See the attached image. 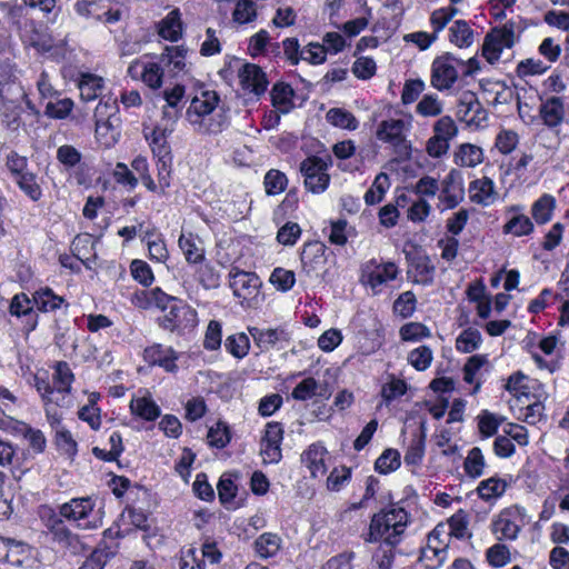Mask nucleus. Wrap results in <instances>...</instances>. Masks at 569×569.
<instances>
[{
	"instance_id": "603ef678",
	"label": "nucleus",
	"mask_w": 569,
	"mask_h": 569,
	"mask_svg": "<svg viewBox=\"0 0 569 569\" xmlns=\"http://www.w3.org/2000/svg\"><path fill=\"white\" fill-rule=\"evenodd\" d=\"M356 236L355 227L350 226L347 220L338 219L330 223L329 241L336 246H343L350 237Z\"/></svg>"
},
{
	"instance_id": "a211bd4d",
	"label": "nucleus",
	"mask_w": 569,
	"mask_h": 569,
	"mask_svg": "<svg viewBox=\"0 0 569 569\" xmlns=\"http://www.w3.org/2000/svg\"><path fill=\"white\" fill-rule=\"evenodd\" d=\"M283 428L279 422H268L261 439L260 455L264 463H278L281 460Z\"/></svg>"
},
{
	"instance_id": "4468645a",
	"label": "nucleus",
	"mask_w": 569,
	"mask_h": 569,
	"mask_svg": "<svg viewBox=\"0 0 569 569\" xmlns=\"http://www.w3.org/2000/svg\"><path fill=\"white\" fill-rule=\"evenodd\" d=\"M506 222L502 226V233L516 238L527 237L533 233L535 223L525 213V206L510 204L505 208Z\"/></svg>"
},
{
	"instance_id": "09e8293b",
	"label": "nucleus",
	"mask_w": 569,
	"mask_h": 569,
	"mask_svg": "<svg viewBox=\"0 0 569 569\" xmlns=\"http://www.w3.org/2000/svg\"><path fill=\"white\" fill-rule=\"evenodd\" d=\"M144 241L148 247L149 258L158 263H164L169 258V251L160 233H147Z\"/></svg>"
},
{
	"instance_id": "ddd939ff",
	"label": "nucleus",
	"mask_w": 569,
	"mask_h": 569,
	"mask_svg": "<svg viewBox=\"0 0 569 569\" xmlns=\"http://www.w3.org/2000/svg\"><path fill=\"white\" fill-rule=\"evenodd\" d=\"M197 325L198 313L196 309L181 300H173L163 318V327L170 331L183 332L194 329Z\"/></svg>"
},
{
	"instance_id": "774afa93",
	"label": "nucleus",
	"mask_w": 569,
	"mask_h": 569,
	"mask_svg": "<svg viewBox=\"0 0 569 569\" xmlns=\"http://www.w3.org/2000/svg\"><path fill=\"white\" fill-rule=\"evenodd\" d=\"M179 569H206V561L201 559L199 550L190 546L181 550Z\"/></svg>"
},
{
	"instance_id": "a18cd8bd",
	"label": "nucleus",
	"mask_w": 569,
	"mask_h": 569,
	"mask_svg": "<svg viewBox=\"0 0 569 569\" xmlns=\"http://www.w3.org/2000/svg\"><path fill=\"white\" fill-rule=\"evenodd\" d=\"M482 343L481 332L472 327L462 330L456 339V349L462 353H471Z\"/></svg>"
},
{
	"instance_id": "c85d7f7f",
	"label": "nucleus",
	"mask_w": 569,
	"mask_h": 569,
	"mask_svg": "<svg viewBox=\"0 0 569 569\" xmlns=\"http://www.w3.org/2000/svg\"><path fill=\"white\" fill-rule=\"evenodd\" d=\"M458 117L468 124H473L486 119V111L473 94H465L458 104Z\"/></svg>"
},
{
	"instance_id": "8fccbe9b",
	"label": "nucleus",
	"mask_w": 569,
	"mask_h": 569,
	"mask_svg": "<svg viewBox=\"0 0 569 569\" xmlns=\"http://www.w3.org/2000/svg\"><path fill=\"white\" fill-rule=\"evenodd\" d=\"M109 449L94 447L93 455L104 461H114L123 451L122 437L118 431H113L109 437Z\"/></svg>"
},
{
	"instance_id": "1a4fd4ad",
	"label": "nucleus",
	"mask_w": 569,
	"mask_h": 569,
	"mask_svg": "<svg viewBox=\"0 0 569 569\" xmlns=\"http://www.w3.org/2000/svg\"><path fill=\"white\" fill-rule=\"evenodd\" d=\"M461 76L459 58L451 53L436 58L431 64L430 84L439 92L448 91Z\"/></svg>"
},
{
	"instance_id": "69168bd1",
	"label": "nucleus",
	"mask_w": 569,
	"mask_h": 569,
	"mask_svg": "<svg viewBox=\"0 0 569 569\" xmlns=\"http://www.w3.org/2000/svg\"><path fill=\"white\" fill-rule=\"evenodd\" d=\"M433 359L432 350L427 346H420L408 353V362L418 371L427 370Z\"/></svg>"
},
{
	"instance_id": "e2e57ef3",
	"label": "nucleus",
	"mask_w": 569,
	"mask_h": 569,
	"mask_svg": "<svg viewBox=\"0 0 569 569\" xmlns=\"http://www.w3.org/2000/svg\"><path fill=\"white\" fill-rule=\"evenodd\" d=\"M73 109V101L69 98L49 99L44 114L51 119H66Z\"/></svg>"
},
{
	"instance_id": "f257e3e1",
	"label": "nucleus",
	"mask_w": 569,
	"mask_h": 569,
	"mask_svg": "<svg viewBox=\"0 0 569 569\" xmlns=\"http://www.w3.org/2000/svg\"><path fill=\"white\" fill-rule=\"evenodd\" d=\"M187 53L184 46L166 47L160 54H144L132 61L128 67V74L151 89H159L166 74L180 77L188 73Z\"/></svg>"
},
{
	"instance_id": "4d7b16f0",
	"label": "nucleus",
	"mask_w": 569,
	"mask_h": 569,
	"mask_svg": "<svg viewBox=\"0 0 569 569\" xmlns=\"http://www.w3.org/2000/svg\"><path fill=\"white\" fill-rule=\"evenodd\" d=\"M257 6L252 0H237L232 20L238 24L253 22L257 19Z\"/></svg>"
},
{
	"instance_id": "9d476101",
	"label": "nucleus",
	"mask_w": 569,
	"mask_h": 569,
	"mask_svg": "<svg viewBox=\"0 0 569 569\" xmlns=\"http://www.w3.org/2000/svg\"><path fill=\"white\" fill-rule=\"evenodd\" d=\"M408 123L402 119H387L377 126L376 137L399 156H408L410 142L407 139Z\"/></svg>"
},
{
	"instance_id": "680f3d73",
	"label": "nucleus",
	"mask_w": 569,
	"mask_h": 569,
	"mask_svg": "<svg viewBox=\"0 0 569 569\" xmlns=\"http://www.w3.org/2000/svg\"><path fill=\"white\" fill-rule=\"evenodd\" d=\"M269 282L281 292L291 290L296 283L295 272L284 268H274L270 274Z\"/></svg>"
},
{
	"instance_id": "f3484780",
	"label": "nucleus",
	"mask_w": 569,
	"mask_h": 569,
	"mask_svg": "<svg viewBox=\"0 0 569 569\" xmlns=\"http://www.w3.org/2000/svg\"><path fill=\"white\" fill-rule=\"evenodd\" d=\"M439 202L442 210L456 208L465 197V189L461 174L458 170L452 169L439 184Z\"/></svg>"
},
{
	"instance_id": "c9c22d12",
	"label": "nucleus",
	"mask_w": 569,
	"mask_h": 569,
	"mask_svg": "<svg viewBox=\"0 0 569 569\" xmlns=\"http://www.w3.org/2000/svg\"><path fill=\"white\" fill-rule=\"evenodd\" d=\"M448 39L460 49L469 48L475 41V33L468 21L455 20L449 27Z\"/></svg>"
},
{
	"instance_id": "2f4dec72",
	"label": "nucleus",
	"mask_w": 569,
	"mask_h": 569,
	"mask_svg": "<svg viewBox=\"0 0 569 569\" xmlns=\"http://www.w3.org/2000/svg\"><path fill=\"white\" fill-rule=\"evenodd\" d=\"M121 120H96V139L103 148L113 147L120 139Z\"/></svg>"
},
{
	"instance_id": "7ed1b4c3",
	"label": "nucleus",
	"mask_w": 569,
	"mask_h": 569,
	"mask_svg": "<svg viewBox=\"0 0 569 569\" xmlns=\"http://www.w3.org/2000/svg\"><path fill=\"white\" fill-rule=\"evenodd\" d=\"M218 103L219 96L210 90L201 91L191 99L186 117L196 131L214 133L221 130V121L213 116Z\"/></svg>"
},
{
	"instance_id": "4be33fe9",
	"label": "nucleus",
	"mask_w": 569,
	"mask_h": 569,
	"mask_svg": "<svg viewBox=\"0 0 569 569\" xmlns=\"http://www.w3.org/2000/svg\"><path fill=\"white\" fill-rule=\"evenodd\" d=\"M143 357L148 363L161 367L167 372H176L178 370L177 361L179 353L170 346L152 345L144 349Z\"/></svg>"
},
{
	"instance_id": "393cba45",
	"label": "nucleus",
	"mask_w": 569,
	"mask_h": 569,
	"mask_svg": "<svg viewBox=\"0 0 569 569\" xmlns=\"http://www.w3.org/2000/svg\"><path fill=\"white\" fill-rule=\"evenodd\" d=\"M178 246L189 264H201L206 259L203 242L192 232L181 233Z\"/></svg>"
},
{
	"instance_id": "0e129e2a",
	"label": "nucleus",
	"mask_w": 569,
	"mask_h": 569,
	"mask_svg": "<svg viewBox=\"0 0 569 569\" xmlns=\"http://www.w3.org/2000/svg\"><path fill=\"white\" fill-rule=\"evenodd\" d=\"M96 120H121L117 98L107 97L99 101L94 110Z\"/></svg>"
},
{
	"instance_id": "20e7f679",
	"label": "nucleus",
	"mask_w": 569,
	"mask_h": 569,
	"mask_svg": "<svg viewBox=\"0 0 569 569\" xmlns=\"http://www.w3.org/2000/svg\"><path fill=\"white\" fill-rule=\"evenodd\" d=\"M59 512L80 529H96L102 525L103 513L92 497L73 498L61 505Z\"/></svg>"
},
{
	"instance_id": "6ab92c4d",
	"label": "nucleus",
	"mask_w": 569,
	"mask_h": 569,
	"mask_svg": "<svg viewBox=\"0 0 569 569\" xmlns=\"http://www.w3.org/2000/svg\"><path fill=\"white\" fill-rule=\"evenodd\" d=\"M33 298L30 299L26 293H17L12 297L9 306V313L12 317L22 319L23 332L29 336L38 326V313L33 310Z\"/></svg>"
},
{
	"instance_id": "cd10ccee",
	"label": "nucleus",
	"mask_w": 569,
	"mask_h": 569,
	"mask_svg": "<svg viewBox=\"0 0 569 569\" xmlns=\"http://www.w3.org/2000/svg\"><path fill=\"white\" fill-rule=\"evenodd\" d=\"M172 131L173 123L166 122L158 123L150 132H146V139L149 141L153 156L171 153L168 137Z\"/></svg>"
},
{
	"instance_id": "c756f323",
	"label": "nucleus",
	"mask_w": 569,
	"mask_h": 569,
	"mask_svg": "<svg viewBox=\"0 0 569 569\" xmlns=\"http://www.w3.org/2000/svg\"><path fill=\"white\" fill-rule=\"evenodd\" d=\"M443 110L445 101L436 92L425 93L415 107V113L423 119L440 118Z\"/></svg>"
},
{
	"instance_id": "ea45409f",
	"label": "nucleus",
	"mask_w": 569,
	"mask_h": 569,
	"mask_svg": "<svg viewBox=\"0 0 569 569\" xmlns=\"http://www.w3.org/2000/svg\"><path fill=\"white\" fill-rule=\"evenodd\" d=\"M281 545L282 540L277 533L264 532L254 540V551L258 557L268 559L279 552Z\"/></svg>"
},
{
	"instance_id": "473e14b6",
	"label": "nucleus",
	"mask_w": 569,
	"mask_h": 569,
	"mask_svg": "<svg viewBox=\"0 0 569 569\" xmlns=\"http://www.w3.org/2000/svg\"><path fill=\"white\" fill-rule=\"evenodd\" d=\"M33 303L41 312H53L63 306L67 308L63 297L57 295L51 288L43 287L36 290L32 295Z\"/></svg>"
},
{
	"instance_id": "de8ad7c7",
	"label": "nucleus",
	"mask_w": 569,
	"mask_h": 569,
	"mask_svg": "<svg viewBox=\"0 0 569 569\" xmlns=\"http://www.w3.org/2000/svg\"><path fill=\"white\" fill-rule=\"evenodd\" d=\"M327 121L337 128L353 131L358 129L359 121L348 110L342 108H332L326 113Z\"/></svg>"
},
{
	"instance_id": "9b49d317",
	"label": "nucleus",
	"mask_w": 569,
	"mask_h": 569,
	"mask_svg": "<svg viewBox=\"0 0 569 569\" xmlns=\"http://www.w3.org/2000/svg\"><path fill=\"white\" fill-rule=\"evenodd\" d=\"M230 287L243 308H252L259 302L261 281L253 272L236 270L230 273Z\"/></svg>"
},
{
	"instance_id": "5701e85b",
	"label": "nucleus",
	"mask_w": 569,
	"mask_h": 569,
	"mask_svg": "<svg viewBox=\"0 0 569 569\" xmlns=\"http://www.w3.org/2000/svg\"><path fill=\"white\" fill-rule=\"evenodd\" d=\"M468 194L471 202L482 207L492 206L499 198L493 180L488 177L472 180L468 187Z\"/></svg>"
},
{
	"instance_id": "3c124183",
	"label": "nucleus",
	"mask_w": 569,
	"mask_h": 569,
	"mask_svg": "<svg viewBox=\"0 0 569 569\" xmlns=\"http://www.w3.org/2000/svg\"><path fill=\"white\" fill-rule=\"evenodd\" d=\"M390 188V179L387 173H379L371 187L366 191L365 193V201L367 204L372 206L376 203H379L383 197L387 190Z\"/></svg>"
},
{
	"instance_id": "f8f14e48",
	"label": "nucleus",
	"mask_w": 569,
	"mask_h": 569,
	"mask_svg": "<svg viewBox=\"0 0 569 569\" xmlns=\"http://www.w3.org/2000/svg\"><path fill=\"white\" fill-rule=\"evenodd\" d=\"M329 162L320 157H308L300 163L305 187L315 194L322 193L330 183Z\"/></svg>"
},
{
	"instance_id": "6e6d98bb",
	"label": "nucleus",
	"mask_w": 569,
	"mask_h": 569,
	"mask_svg": "<svg viewBox=\"0 0 569 569\" xmlns=\"http://www.w3.org/2000/svg\"><path fill=\"white\" fill-rule=\"evenodd\" d=\"M458 9L453 6L442 7L436 9L430 14V26L433 30V33L438 36L447 24L458 14Z\"/></svg>"
},
{
	"instance_id": "5fc2aeb1",
	"label": "nucleus",
	"mask_w": 569,
	"mask_h": 569,
	"mask_svg": "<svg viewBox=\"0 0 569 569\" xmlns=\"http://www.w3.org/2000/svg\"><path fill=\"white\" fill-rule=\"evenodd\" d=\"M425 90L426 83L422 79H407L401 91V103L406 107L415 102L417 103L423 96Z\"/></svg>"
},
{
	"instance_id": "2eb2a0df",
	"label": "nucleus",
	"mask_w": 569,
	"mask_h": 569,
	"mask_svg": "<svg viewBox=\"0 0 569 569\" xmlns=\"http://www.w3.org/2000/svg\"><path fill=\"white\" fill-rule=\"evenodd\" d=\"M239 83L244 94L260 98L266 93L269 81L264 71L254 63H244L238 71Z\"/></svg>"
},
{
	"instance_id": "49530a36",
	"label": "nucleus",
	"mask_w": 569,
	"mask_h": 569,
	"mask_svg": "<svg viewBox=\"0 0 569 569\" xmlns=\"http://www.w3.org/2000/svg\"><path fill=\"white\" fill-rule=\"evenodd\" d=\"M486 459L480 448H471L463 460V471L472 479L481 477L485 472Z\"/></svg>"
},
{
	"instance_id": "bf43d9fd",
	"label": "nucleus",
	"mask_w": 569,
	"mask_h": 569,
	"mask_svg": "<svg viewBox=\"0 0 569 569\" xmlns=\"http://www.w3.org/2000/svg\"><path fill=\"white\" fill-rule=\"evenodd\" d=\"M400 453L396 449H386L375 462V469L381 475H388L400 467Z\"/></svg>"
},
{
	"instance_id": "c03bdc74",
	"label": "nucleus",
	"mask_w": 569,
	"mask_h": 569,
	"mask_svg": "<svg viewBox=\"0 0 569 569\" xmlns=\"http://www.w3.org/2000/svg\"><path fill=\"white\" fill-rule=\"evenodd\" d=\"M250 338L244 332L230 335L224 340L226 351L236 359H243L250 350Z\"/></svg>"
},
{
	"instance_id": "f704fd0d",
	"label": "nucleus",
	"mask_w": 569,
	"mask_h": 569,
	"mask_svg": "<svg viewBox=\"0 0 569 569\" xmlns=\"http://www.w3.org/2000/svg\"><path fill=\"white\" fill-rule=\"evenodd\" d=\"M483 150L472 143L460 144L453 153V162L459 167L475 168L483 161Z\"/></svg>"
},
{
	"instance_id": "79ce46f5",
	"label": "nucleus",
	"mask_w": 569,
	"mask_h": 569,
	"mask_svg": "<svg viewBox=\"0 0 569 569\" xmlns=\"http://www.w3.org/2000/svg\"><path fill=\"white\" fill-rule=\"evenodd\" d=\"M407 390V382L390 373L387 376V380L381 386L380 396L382 401L388 406L392 401L406 395Z\"/></svg>"
},
{
	"instance_id": "aec40b11",
	"label": "nucleus",
	"mask_w": 569,
	"mask_h": 569,
	"mask_svg": "<svg viewBox=\"0 0 569 569\" xmlns=\"http://www.w3.org/2000/svg\"><path fill=\"white\" fill-rule=\"evenodd\" d=\"M326 247L321 242L307 243L301 252L302 271L309 278H319L326 267Z\"/></svg>"
},
{
	"instance_id": "a878e982",
	"label": "nucleus",
	"mask_w": 569,
	"mask_h": 569,
	"mask_svg": "<svg viewBox=\"0 0 569 569\" xmlns=\"http://www.w3.org/2000/svg\"><path fill=\"white\" fill-rule=\"evenodd\" d=\"M129 407L133 416L144 421H154L161 415L160 407L148 392L133 396Z\"/></svg>"
},
{
	"instance_id": "dca6fc26",
	"label": "nucleus",
	"mask_w": 569,
	"mask_h": 569,
	"mask_svg": "<svg viewBox=\"0 0 569 569\" xmlns=\"http://www.w3.org/2000/svg\"><path fill=\"white\" fill-rule=\"evenodd\" d=\"M248 332L252 338L254 346L262 353L268 352L271 349H281L290 340L288 331L282 327H248Z\"/></svg>"
},
{
	"instance_id": "e433bc0d",
	"label": "nucleus",
	"mask_w": 569,
	"mask_h": 569,
	"mask_svg": "<svg viewBox=\"0 0 569 569\" xmlns=\"http://www.w3.org/2000/svg\"><path fill=\"white\" fill-rule=\"evenodd\" d=\"M271 102L274 109L282 114L289 113L295 108V91L287 83H276L271 90Z\"/></svg>"
},
{
	"instance_id": "052dcab7",
	"label": "nucleus",
	"mask_w": 569,
	"mask_h": 569,
	"mask_svg": "<svg viewBox=\"0 0 569 569\" xmlns=\"http://www.w3.org/2000/svg\"><path fill=\"white\" fill-rule=\"evenodd\" d=\"M74 375L66 361H59L53 367L52 387L71 390Z\"/></svg>"
},
{
	"instance_id": "7c9ffc66",
	"label": "nucleus",
	"mask_w": 569,
	"mask_h": 569,
	"mask_svg": "<svg viewBox=\"0 0 569 569\" xmlns=\"http://www.w3.org/2000/svg\"><path fill=\"white\" fill-rule=\"evenodd\" d=\"M508 488L505 478L492 476L481 480L476 489L479 498L486 502H495L502 497Z\"/></svg>"
},
{
	"instance_id": "13d9d810",
	"label": "nucleus",
	"mask_w": 569,
	"mask_h": 569,
	"mask_svg": "<svg viewBox=\"0 0 569 569\" xmlns=\"http://www.w3.org/2000/svg\"><path fill=\"white\" fill-rule=\"evenodd\" d=\"M468 515L460 509L449 518L447 523L442 525L448 528V536L462 539L468 535Z\"/></svg>"
},
{
	"instance_id": "37998d69",
	"label": "nucleus",
	"mask_w": 569,
	"mask_h": 569,
	"mask_svg": "<svg viewBox=\"0 0 569 569\" xmlns=\"http://www.w3.org/2000/svg\"><path fill=\"white\" fill-rule=\"evenodd\" d=\"M13 181L31 201L37 202L42 198V188L34 172L28 171L14 178Z\"/></svg>"
},
{
	"instance_id": "b1692460",
	"label": "nucleus",
	"mask_w": 569,
	"mask_h": 569,
	"mask_svg": "<svg viewBox=\"0 0 569 569\" xmlns=\"http://www.w3.org/2000/svg\"><path fill=\"white\" fill-rule=\"evenodd\" d=\"M539 113L545 126L550 129L559 127L567 114L563 99L560 97L548 98L541 103Z\"/></svg>"
},
{
	"instance_id": "6e6552de",
	"label": "nucleus",
	"mask_w": 569,
	"mask_h": 569,
	"mask_svg": "<svg viewBox=\"0 0 569 569\" xmlns=\"http://www.w3.org/2000/svg\"><path fill=\"white\" fill-rule=\"evenodd\" d=\"M529 521L530 519L527 517L525 508L511 506L501 510L493 519L492 532L499 540H515L521 528Z\"/></svg>"
},
{
	"instance_id": "58836bf2",
	"label": "nucleus",
	"mask_w": 569,
	"mask_h": 569,
	"mask_svg": "<svg viewBox=\"0 0 569 569\" xmlns=\"http://www.w3.org/2000/svg\"><path fill=\"white\" fill-rule=\"evenodd\" d=\"M104 80L92 73H81L78 80L80 97L84 101H91L98 98L103 89Z\"/></svg>"
},
{
	"instance_id": "f03ea898",
	"label": "nucleus",
	"mask_w": 569,
	"mask_h": 569,
	"mask_svg": "<svg viewBox=\"0 0 569 569\" xmlns=\"http://www.w3.org/2000/svg\"><path fill=\"white\" fill-rule=\"evenodd\" d=\"M410 522V516L405 508L391 506L375 513L365 537L367 542L382 541L390 547L400 543Z\"/></svg>"
},
{
	"instance_id": "412c9836",
	"label": "nucleus",
	"mask_w": 569,
	"mask_h": 569,
	"mask_svg": "<svg viewBox=\"0 0 569 569\" xmlns=\"http://www.w3.org/2000/svg\"><path fill=\"white\" fill-rule=\"evenodd\" d=\"M329 452L320 442L310 445L301 453V463L315 479L321 478L328 470L327 460Z\"/></svg>"
},
{
	"instance_id": "bb28decb",
	"label": "nucleus",
	"mask_w": 569,
	"mask_h": 569,
	"mask_svg": "<svg viewBox=\"0 0 569 569\" xmlns=\"http://www.w3.org/2000/svg\"><path fill=\"white\" fill-rule=\"evenodd\" d=\"M158 34L168 41H178L183 33V22L179 9L171 10L157 24Z\"/></svg>"
},
{
	"instance_id": "4c0bfd02",
	"label": "nucleus",
	"mask_w": 569,
	"mask_h": 569,
	"mask_svg": "<svg viewBox=\"0 0 569 569\" xmlns=\"http://www.w3.org/2000/svg\"><path fill=\"white\" fill-rule=\"evenodd\" d=\"M556 209V199L549 193H543L531 206V216L536 223L546 224L552 217Z\"/></svg>"
},
{
	"instance_id": "0eeeda50",
	"label": "nucleus",
	"mask_w": 569,
	"mask_h": 569,
	"mask_svg": "<svg viewBox=\"0 0 569 569\" xmlns=\"http://www.w3.org/2000/svg\"><path fill=\"white\" fill-rule=\"evenodd\" d=\"M516 43L515 24L507 22L493 28L485 38L482 56L490 63H497L505 50H510Z\"/></svg>"
},
{
	"instance_id": "39448f33",
	"label": "nucleus",
	"mask_w": 569,
	"mask_h": 569,
	"mask_svg": "<svg viewBox=\"0 0 569 569\" xmlns=\"http://www.w3.org/2000/svg\"><path fill=\"white\" fill-rule=\"evenodd\" d=\"M400 274L399 267L392 261L370 259L361 266L360 282L373 296L381 295L389 282Z\"/></svg>"
},
{
	"instance_id": "72a5a7b5",
	"label": "nucleus",
	"mask_w": 569,
	"mask_h": 569,
	"mask_svg": "<svg viewBox=\"0 0 569 569\" xmlns=\"http://www.w3.org/2000/svg\"><path fill=\"white\" fill-rule=\"evenodd\" d=\"M408 273L415 283L430 284L435 277V266L428 257L418 256L412 259Z\"/></svg>"
},
{
	"instance_id": "864d4df0",
	"label": "nucleus",
	"mask_w": 569,
	"mask_h": 569,
	"mask_svg": "<svg viewBox=\"0 0 569 569\" xmlns=\"http://www.w3.org/2000/svg\"><path fill=\"white\" fill-rule=\"evenodd\" d=\"M399 336L406 342H419L431 337L430 329L421 322H408L400 327Z\"/></svg>"
},
{
	"instance_id": "a19ab883",
	"label": "nucleus",
	"mask_w": 569,
	"mask_h": 569,
	"mask_svg": "<svg viewBox=\"0 0 569 569\" xmlns=\"http://www.w3.org/2000/svg\"><path fill=\"white\" fill-rule=\"evenodd\" d=\"M31 547L21 540L10 538L9 546L6 553V563L11 566L21 567L31 559Z\"/></svg>"
},
{
	"instance_id": "423d86ee",
	"label": "nucleus",
	"mask_w": 569,
	"mask_h": 569,
	"mask_svg": "<svg viewBox=\"0 0 569 569\" xmlns=\"http://www.w3.org/2000/svg\"><path fill=\"white\" fill-rule=\"evenodd\" d=\"M447 529L442 523H438L428 535L419 557L421 566L426 569H437L446 561L451 542Z\"/></svg>"
},
{
	"instance_id": "338daca9",
	"label": "nucleus",
	"mask_w": 569,
	"mask_h": 569,
	"mask_svg": "<svg viewBox=\"0 0 569 569\" xmlns=\"http://www.w3.org/2000/svg\"><path fill=\"white\" fill-rule=\"evenodd\" d=\"M433 134L450 141L457 136L458 128L455 120L450 116H441L438 118L432 126Z\"/></svg>"
}]
</instances>
